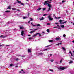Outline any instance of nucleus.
<instances>
[{
  "label": "nucleus",
  "mask_w": 74,
  "mask_h": 74,
  "mask_svg": "<svg viewBox=\"0 0 74 74\" xmlns=\"http://www.w3.org/2000/svg\"><path fill=\"white\" fill-rule=\"evenodd\" d=\"M47 2H49V1H45L44 3V5H45V4H48V6L49 7V8H51V7H52V5H51V4L48 3Z\"/></svg>",
  "instance_id": "f257e3e1"
},
{
  "label": "nucleus",
  "mask_w": 74,
  "mask_h": 74,
  "mask_svg": "<svg viewBox=\"0 0 74 74\" xmlns=\"http://www.w3.org/2000/svg\"><path fill=\"white\" fill-rule=\"evenodd\" d=\"M59 21H60V22L61 24H64V23H66L67 22V21H65L64 22H63L64 21L63 20H60Z\"/></svg>",
  "instance_id": "f03ea898"
},
{
  "label": "nucleus",
  "mask_w": 74,
  "mask_h": 74,
  "mask_svg": "<svg viewBox=\"0 0 74 74\" xmlns=\"http://www.w3.org/2000/svg\"><path fill=\"white\" fill-rule=\"evenodd\" d=\"M48 18L49 19V21H52V20H53V18L51 17V15L48 16Z\"/></svg>",
  "instance_id": "7ed1b4c3"
},
{
  "label": "nucleus",
  "mask_w": 74,
  "mask_h": 74,
  "mask_svg": "<svg viewBox=\"0 0 74 74\" xmlns=\"http://www.w3.org/2000/svg\"><path fill=\"white\" fill-rule=\"evenodd\" d=\"M58 69L59 70H64V69H65V67H59L58 68Z\"/></svg>",
  "instance_id": "20e7f679"
},
{
  "label": "nucleus",
  "mask_w": 74,
  "mask_h": 74,
  "mask_svg": "<svg viewBox=\"0 0 74 74\" xmlns=\"http://www.w3.org/2000/svg\"><path fill=\"white\" fill-rule=\"evenodd\" d=\"M24 34V31H22L21 32V35L22 36H23V34Z\"/></svg>",
  "instance_id": "39448f33"
},
{
  "label": "nucleus",
  "mask_w": 74,
  "mask_h": 74,
  "mask_svg": "<svg viewBox=\"0 0 74 74\" xmlns=\"http://www.w3.org/2000/svg\"><path fill=\"white\" fill-rule=\"evenodd\" d=\"M40 26V27L41 26V25L39 24H38L36 25H34L32 26Z\"/></svg>",
  "instance_id": "423d86ee"
},
{
  "label": "nucleus",
  "mask_w": 74,
  "mask_h": 74,
  "mask_svg": "<svg viewBox=\"0 0 74 74\" xmlns=\"http://www.w3.org/2000/svg\"><path fill=\"white\" fill-rule=\"evenodd\" d=\"M56 39L57 41H58V40H61V38L60 37L59 38H56Z\"/></svg>",
  "instance_id": "0eeeda50"
},
{
  "label": "nucleus",
  "mask_w": 74,
  "mask_h": 74,
  "mask_svg": "<svg viewBox=\"0 0 74 74\" xmlns=\"http://www.w3.org/2000/svg\"><path fill=\"white\" fill-rule=\"evenodd\" d=\"M39 19L40 21H42V20H44V17H42L41 18H40Z\"/></svg>",
  "instance_id": "6e6552de"
},
{
  "label": "nucleus",
  "mask_w": 74,
  "mask_h": 74,
  "mask_svg": "<svg viewBox=\"0 0 74 74\" xmlns=\"http://www.w3.org/2000/svg\"><path fill=\"white\" fill-rule=\"evenodd\" d=\"M39 34V33H36V34H35V35H34L33 36V37H36V36H37V34Z\"/></svg>",
  "instance_id": "1a4fd4ad"
},
{
  "label": "nucleus",
  "mask_w": 74,
  "mask_h": 74,
  "mask_svg": "<svg viewBox=\"0 0 74 74\" xmlns=\"http://www.w3.org/2000/svg\"><path fill=\"white\" fill-rule=\"evenodd\" d=\"M7 9H10V10H11L10 6H9L7 8Z\"/></svg>",
  "instance_id": "9d476101"
},
{
  "label": "nucleus",
  "mask_w": 74,
  "mask_h": 74,
  "mask_svg": "<svg viewBox=\"0 0 74 74\" xmlns=\"http://www.w3.org/2000/svg\"><path fill=\"white\" fill-rule=\"evenodd\" d=\"M60 18H61V17H60L58 18H57L56 17H55V19H60Z\"/></svg>",
  "instance_id": "9b49d317"
},
{
  "label": "nucleus",
  "mask_w": 74,
  "mask_h": 74,
  "mask_svg": "<svg viewBox=\"0 0 74 74\" xmlns=\"http://www.w3.org/2000/svg\"><path fill=\"white\" fill-rule=\"evenodd\" d=\"M62 49H63V51H65L66 49H65L63 47H62Z\"/></svg>",
  "instance_id": "f8f14e48"
},
{
  "label": "nucleus",
  "mask_w": 74,
  "mask_h": 74,
  "mask_svg": "<svg viewBox=\"0 0 74 74\" xmlns=\"http://www.w3.org/2000/svg\"><path fill=\"white\" fill-rule=\"evenodd\" d=\"M28 52H31V50L30 49H28Z\"/></svg>",
  "instance_id": "ddd939ff"
},
{
  "label": "nucleus",
  "mask_w": 74,
  "mask_h": 74,
  "mask_svg": "<svg viewBox=\"0 0 74 74\" xmlns=\"http://www.w3.org/2000/svg\"><path fill=\"white\" fill-rule=\"evenodd\" d=\"M20 29H24V27H20Z\"/></svg>",
  "instance_id": "4468645a"
},
{
  "label": "nucleus",
  "mask_w": 74,
  "mask_h": 74,
  "mask_svg": "<svg viewBox=\"0 0 74 74\" xmlns=\"http://www.w3.org/2000/svg\"><path fill=\"white\" fill-rule=\"evenodd\" d=\"M73 63V61L72 60H70V62H69V63Z\"/></svg>",
  "instance_id": "2eb2a0df"
},
{
  "label": "nucleus",
  "mask_w": 74,
  "mask_h": 74,
  "mask_svg": "<svg viewBox=\"0 0 74 74\" xmlns=\"http://www.w3.org/2000/svg\"><path fill=\"white\" fill-rule=\"evenodd\" d=\"M61 27H62V28H64V25H61Z\"/></svg>",
  "instance_id": "dca6fc26"
},
{
  "label": "nucleus",
  "mask_w": 74,
  "mask_h": 74,
  "mask_svg": "<svg viewBox=\"0 0 74 74\" xmlns=\"http://www.w3.org/2000/svg\"><path fill=\"white\" fill-rule=\"evenodd\" d=\"M40 10H41V8H39L37 9V11H40Z\"/></svg>",
  "instance_id": "f3484780"
},
{
  "label": "nucleus",
  "mask_w": 74,
  "mask_h": 74,
  "mask_svg": "<svg viewBox=\"0 0 74 74\" xmlns=\"http://www.w3.org/2000/svg\"><path fill=\"white\" fill-rule=\"evenodd\" d=\"M5 12H10V11L9 10H6Z\"/></svg>",
  "instance_id": "a211bd4d"
},
{
  "label": "nucleus",
  "mask_w": 74,
  "mask_h": 74,
  "mask_svg": "<svg viewBox=\"0 0 74 74\" xmlns=\"http://www.w3.org/2000/svg\"><path fill=\"white\" fill-rule=\"evenodd\" d=\"M62 44V43H59L56 45H61Z\"/></svg>",
  "instance_id": "6ab92c4d"
},
{
  "label": "nucleus",
  "mask_w": 74,
  "mask_h": 74,
  "mask_svg": "<svg viewBox=\"0 0 74 74\" xmlns=\"http://www.w3.org/2000/svg\"><path fill=\"white\" fill-rule=\"evenodd\" d=\"M16 1H17V2H18V3H21V2L19 1L18 0H17Z\"/></svg>",
  "instance_id": "aec40b11"
},
{
  "label": "nucleus",
  "mask_w": 74,
  "mask_h": 74,
  "mask_svg": "<svg viewBox=\"0 0 74 74\" xmlns=\"http://www.w3.org/2000/svg\"><path fill=\"white\" fill-rule=\"evenodd\" d=\"M49 42H53V40H49Z\"/></svg>",
  "instance_id": "412c9836"
},
{
  "label": "nucleus",
  "mask_w": 74,
  "mask_h": 74,
  "mask_svg": "<svg viewBox=\"0 0 74 74\" xmlns=\"http://www.w3.org/2000/svg\"><path fill=\"white\" fill-rule=\"evenodd\" d=\"M33 32H34V31H31L30 32V33H33Z\"/></svg>",
  "instance_id": "4be33fe9"
},
{
  "label": "nucleus",
  "mask_w": 74,
  "mask_h": 74,
  "mask_svg": "<svg viewBox=\"0 0 74 74\" xmlns=\"http://www.w3.org/2000/svg\"><path fill=\"white\" fill-rule=\"evenodd\" d=\"M21 5H25V4H23V3H22L21 2Z\"/></svg>",
  "instance_id": "5701e85b"
},
{
  "label": "nucleus",
  "mask_w": 74,
  "mask_h": 74,
  "mask_svg": "<svg viewBox=\"0 0 74 74\" xmlns=\"http://www.w3.org/2000/svg\"><path fill=\"white\" fill-rule=\"evenodd\" d=\"M51 8H49L48 10H47V11H50V10L51 9Z\"/></svg>",
  "instance_id": "b1692460"
},
{
  "label": "nucleus",
  "mask_w": 74,
  "mask_h": 74,
  "mask_svg": "<svg viewBox=\"0 0 74 74\" xmlns=\"http://www.w3.org/2000/svg\"><path fill=\"white\" fill-rule=\"evenodd\" d=\"M47 32H48V33H49V30L48 29H47Z\"/></svg>",
  "instance_id": "393cba45"
},
{
  "label": "nucleus",
  "mask_w": 74,
  "mask_h": 74,
  "mask_svg": "<svg viewBox=\"0 0 74 74\" xmlns=\"http://www.w3.org/2000/svg\"><path fill=\"white\" fill-rule=\"evenodd\" d=\"M63 37H66V35L65 34H64L63 35Z\"/></svg>",
  "instance_id": "a878e982"
},
{
  "label": "nucleus",
  "mask_w": 74,
  "mask_h": 74,
  "mask_svg": "<svg viewBox=\"0 0 74 74\" xmlns=\"http://www.w3.org/2000/svg\"><path fill=\"white\" fill-rule=\"evenodd\" d=\"M47 25H51V24L49 23H48L47 24Z\"/></svg>",
  "instance_id": "bb28decb"
},
{
  "label": "nucleus",
  "mask_w": 74,
  "mask_h": 74,
  "mask_svg": "<svg viewBox=\"0 0 74 74\" xmlns=\"http://www.w3.org/2000/svg\"><path fill=\"white\" fill-rule=\"evenodd\" d=\"M15 60L16 61H18V60H19V59H18V58H17L15 59Z\"/></svg>",
  "instance_id": "cd10ccee"
},
{
  "label": "nucleus",
  "mask_w": 74,
  "mask_h": 74,
  "mask_svg": "<svg viewBox=\"0 0 74 74\" xmlns=\"http://www.w3.org/2000/svg\"><path fill=\"white\" fill-rule=\"evenodd\" d=\"M49 70L51 71H53V70H51V69H49Z\"/></svg>",
  "instance_id": "c85d7f7f"
},
{
  "label": "nucleus",
  "mask_w": 74,
  "mask_h": 74,
  "mask_svg": "<svg viewBox=\"0 0 74 74\" xmlns=\"http://www.w3.org/2000/svg\"><path fill=\"white\" fill-rule=\"evenodd\" d=\"M51 62H53L54 61V60H51Z\"/></svg>",
  "instance_id": "c756f323"
},
{
  "label": "nucleus",
  "mask_w": 74,
  "mask_h": 74,
  "mask_svg": "<svg viewBox=\"0 0 74 74\" xmlns=\"http://www.w3.org/2000/svg\"><path fill=\"white\" fill-rule=\"evenodd\" d=\"M43 54H44L43 53H40V55H43Z\"/></svg>",
  "instance_id": "7c9ffc66"
},
{
  "label": "nucleus",
  "mask_w": 74,
  "mask_h": 74,
  "mask_svg": "<svg viewBox=\"0 0 74 74\" xmlns=\"http://www.w3.org/2000/svg\"><path fill=\"white\" fill-rule=\"evenodd\" d=\"M39 34V37H41V34L40 33H39V34Z\"/></svg>",
  "instance_id": "2f4dec72"
},
{
  "label": "nucleus",
  "mask_w": 74,
  "mask_h": 74,
  "mask_svg": "<svg viewBox=\"0 0 74 74\" xmlns=\"http://www.w3.org/2000/svg\"><path fill=\"white\" fill-rule=\"evenodd\" d=\"M26 56L25 55H23L22 56V57H23V58H24V57H25Z\"/></svg>",
  "instance_id": "473e14b6"
},
{
  "label": "nucleus",
  "mask_w": 74,
  "mask_h": 74,
  "mask_svg": "<svg viewBox=\"0 0 74 74\" xmlns=\"http://www.w3.org/2000/svg\"><path fill=\"white\" fill-rule=\"evenodd\" d=\"M49 49V48H48V49H45L44 50V51H46V50H47V49Z\"/></svg>",
  "instance_id": "72a5a7b5"
},
{
  "label": "nucleus",
  "mask_w": 74,
  "mask_h": 74,
  "mask_svg": "<svg viewBox=\"0 0 74 74\" xmlns=\"http://www.w3.org/2000/svg\"><path fill=\"white\" fill-rule=\"evenodd\" d=\"M65 1H62V3H64V2H65Z\"/></svg>",
  "instance_id": "f704fd0d"
},
{
  "label": "nucleus",
  "mask_w": 74,
  "mask_h": 74,
  "mask_svg": "<svg viewBox=\"0 0 74 74\" xmlns=\"http://www.w3.org/2000/svg\"><path fill=\"white\" fill-rule=\"evenodd\" d=\"M26 18H27V17H23V19H26Z\"/></svg>",
  "instance_id": "c9c22d12"
},
{
  "label": "nucleus",
  "mask_w": 74,
  "mask_h": 74,
  "mask_svg": "<svg viewBox=\"0 0 74 74\" xmlns=\"http://www.w3.org/2000/svg\"><path fill=\"white\" fill-rule=\"evenodd\" d=\"M13 64H10V66H11V67H12V66H13Z\"/></svg>",
  "instance_id": "e433bc0d"
},
{
  "label": "nucleus",
  "mask_w": 74,
  "mask_h": 74,
  "mask_svg": "<svg viewBox=\"0 0 74 74\" xmlns=\"http://www.w3.org/2000/svg\"><path fill=\"white\" fill-rule=\"evenodd\" d=\"M38 30L37 29H35L34 30V32L36 30Z\"/></svg>",
  "instance_id": "4c0bfd02"
},
{
  "label": "nucleus",
  "mask_w": 74,
  "mask_h": 74,
  "mask_svg": "<svg viewBox=\"0 0 74 74\" xmlns=\"http://www.w3.org/2000/svg\"><path fill=\"white\" fill-rule=\"evenodd\" d=\"M46 8H43V11H44V10H45Z\"/></svg>",
  "instance_id": "58836bf2"
},
{
  "label": "nucleus",
  "mask_w": 74,
  "mask_h": 74,
  "mask_svg": "<svg viewBox=\"0 0 74 74\" xmlns=\"http://www.w3.org/2000/svg\"><path fill=\"white\" fill-rule=\"evenodd\" d=\"M3 36V35H1V36H0V38H1V37H2Z\"/></svg>",
  "instance_id": "ea45409f"
},
{
  "label": "nucleus",
  "mask_w": 74,
  "mask_h": 74,
  "mask_svg": "<svg viewBox=\"0 0 74 74\" xmlns=\"http://www.w3.org/2000/svg\"><path fill=\"white\" fill-rule=\"evenodd\" d=\"M17 11H20V10L19 9H17L16 10Z\"/></svg>",
  "instance_id": "a19ab883"
},
{
  "label": "nucleus",
  "mask_w": 74,
  "mask_h": 74,
  "mask_svg": "<svg viewBox=\"0 0 74 74\" xmlns=\"http://www.w3.org/2000/svg\"><path fill=\"white\" fill-rule=\"evenodd\" d=\"M69 53H70V54H71V53H71V51H70L69 52Z\"/></svg>",
  "instance_id": "79ce46f5"
},
{
  "label": "nucleus",
  "mask_w": 74,
  "mask_h": 74,
  "mask_svg": "<svg viewBox=\"0 0 74 74\" xmlns=\"http://www.w3.org/2000/svg\"><path fill=\"white\" fill-rule=\"evenodd\" d=\"M62 60H61L60 62V63H62Z\"/></svg>",
  "instance_id": "37998d69"
},
{
  "label": "nucleus",
  "mask_w": 74,
  "mask_h": 74,
  "mask_svg": "<svg viewBox=\"0 0 74 74\" xmlns=\"http://www.w3.org/2000/svg\"><path fill=\"white\" fill-rule=\"evenodd\" d=\"M12 10H16V9L14 8H12Z\"/></svg>",
  "instance_id": "c03bdc74"
},
{
  "label": "nucleus",
  "mask_w": 74,
  "mask_h": 74,
  "mask_svg": "<svg viewBox=\"0 0 74 74\" xmlns=\"http://www.w3.org/2000/svg\"><path fill=\"white\" fill-rule=\"evenodd\" d=\"M32 39V38H29V40H30V39Z\"/></svg>",
  "instance_id": "a18cd8bd"
},
{
  "label": "nucleus",
  "mask_w": 74,
  "mask_h": 74,
  "mask_svg": "<svg viewBox=\"0 0 74 74\" xmlns=\"http://www.w3.org/2000/svg\"><path fill=\"white\" fill-rule=\"evenodd\" d=\"M21 71H23V73H25V72H24V71H23V69H22Z\"/></svg>",
  "instance_id": "49530a36"
},
{
  "label": "nucleus",
  "mask_w": 74,
  "mask_h": 74,
  "mask_svg": "<svg viewBox=\"0 0 74 74\" xmlns=\"http://www.w3.org/2000/svg\"><path fill=\"white\" fill-rule=\"evenodd\" d=\"M30 19H31V21H33V19L32 18H30Z\"/></svg>",
  "instance_id": "de8ad7c7"
},
{
  "label": "nucleus",
  "mask_w": 74,
  "mask_h": 74,
  "mask_svg": "<svg viewBox=\"0 0 74 74\" xmlns=\"http://www.w3.org/2000/svg\"><path fill=\"white\" fill-rule=\"evenodd\" d=\"M10 22H8V23H7V24H9V23H10Z\"/></svg>",
  "instance_id": "09e8293b"
},
{
  "label": "nucleus",
  "mask_w": 74,
  "mask_h": 74,
  "mask_svg": "<svg viewBox=\"0 0 74 74\" xmlns=\"http://www.w3.org/2000/svg\"><path fill=\"white\" fill-rule=\"evenodd\" d=\"M71 56H73V54H72V53L71 54Z\"/></svg>",
  "instance_id": "8fccbe9b"
},
{
  "label": "nucleus",
  "mask_w": 74,
  "mask_h": 74,
  "mask_svg": "<svg viewBox=\"0 0 74 74\" xmlns=\"http://www.w3.org/2000/svg\"><path fill=\"white\" fill-rule=\"evenodd\" d=\"M47 15L46 14H45L43 15V16H45V15Z\"/></svg>",
  "instance_id": "3c124183"
},
{
  "label": "nucleus",
  "mask_w": 74,
  "mask_h": 74,
  "mask_svg": "<svg viewBox=\"0 0 74 74\" xmlns=\"http://www.w3.org/2000/svg\"><path fill=\"white\" fill-rule=\"evenodd\" d=\"M72 42H73V43H74V40L72 41Z\"/></svg>",
  "instance_id": "603ef678"
},
{
  "label": "nucleus",
  "mask_w": 74,
  "mask_h": 74,
  "mask_svg": "<svg viewBox=\"0 0 74 74\" xmlns=\"http://www.w3.org/2000/svg\"><path fill=\"white\" fill-rule=\"evenodd\" d=\"M49 45L46 46L45 47H49Z\"/></svg>",
  "instance_id": "864d4df0"
},
{
  "label": "nucleus",
  "mask_w": 74,
  "mask_h": 74,
  "mask_svg": "<svg viewBox=\"0 0 74 74\" xmlns=\"http://www.w3.org/2000/svg\"><path fill=\"white\" fill-rule=\"evenodd\" d=\"M52 1V0H50V1Z\"/></svg>",
  "instance_id": "5fc2aeb1"
},
{
  "label": "nucleus",
  "mask_w": 74,
  "mask_h": 74,
  "mask_svg": "<svg viewBox=\"0 0 74 74\" xmlns=\"http://www.w3.org/2000/svg\"><path fill=\"white\" fill-rule=\"evenodd\" d=\"M55 24H58V23H55Z\"/></svg>",
  "instance_id": "6e6d98bb"
},
{
  "label": "nucleus",
  "mask_w": 74,
  "mask_h": 74,
  "mask_svg": "<svg viewBox=\"0 0 74 74\" xmlns=\"http://www.w3.org/2000/svg\"><path fill=\"white\" fill-rule=\"evenodd\" d=\"M30 21H29L28 22V23H30Z\"/></svg>",
  "instance_id": "4d7b16f0"
},
{
  "label": "nucleus",
  "mask_w": 74,
  "mask_h": 74,
  "mask_svg": "<svg viewBox=\"0 0 74 74\" xmlns=\"http://www.w3.org/2000/svg\"><path fill=\"white\" fill-rule=\"evenodd\" d=\"M2 46V45H0V47H1Z\"/></svg>",
  "instance_id": "13d9d810"
},
{
  "label": "nucleus",
  "mask_w": 74,
  "mask_h": 74,
  "mask_svg": "<svg viewBox=\"0 0 74 74\" xmlns=\"http://www.w3.org/2000/svg\"><path fill=\"white\" fill-rule=\"evenodd\" d=\"M53 16H55V17H56L55 16V14H53Z\"/></svg>",
  "instance_id": "bf43d9fd"
},
{
  "label": "nucleus",
  "mask_w": 74,
  "mask_h": 74,
  "mask_svg": "<svg viewBox=\"0 0 74 74\" xmlns=\"http://www.w3.org/2000/svg\"><path fill=\"white\" fill-rule=\"evenodd\" d=\"M19 73H22V72H21V71H20Z\"/></svg>",
  "instance_id": "052dcab7"
},
{
  "label": "nucleus",
  "mask_w": 74,
  "mask_h": 74,
  "mask_svg": "<svg viewBox=\"0 0 74 74\" xmlns=\"http://www.w3.org/2000/svg\"><path fill=\"white\" fill-rule=\"evenodd\" d=\"M56 27H54V28H56Z\"/></svg>",
  "instance_id": "680f3d73"
},
{
  "label": "nucleus",
  "mask_w": 74,
  "mask_h": 74,
  "mask_svg": "<svg viewBox=\"0 0 74 74\" xmlns=\"http://www.w3.org/2000/svg\"><path fill=\"white\" fill-rule=\"evenodd\" d=\"M31 24L32 25H33V23H31Z\"/></svg>",
  "instance_id": "e2e57ef3"
},
{
  "label": "nucleus",
  "mask_w": 74,
  "mask_h": 74,
  "mask_svg": "<svg viewBox=\"0 0 74 74\" xmlns=\"http://www.w3.org/2000/svg\"><path fill=\"white\" fill-rule=\"evenodd\" d=\"M28 36H30V35H28Z\"/></svg>",
  "instance_id": "0e129e2a"
},
{
  "label": "nucleus",
  "mask_w": 74,
  "mask_h": 74,
  "mask_svg": "<svg viewBox=\"0 0 74 74\" xmlns=\"http://www.w3.org/2000/svg\"><path fill=\"white\" fill-rule=\"evenodd\" d=\"M48 3H51V2H49V3H48V4H49Z\"/></svg>",
  "instance_id": "69168bd1"
},
{
  "label": "nucleus",
  "mask_w": 74,
  "mask_h": 74,
  "mask_svg": "<svg viewBox=\"0 0 74 74\" xmlns=\"http://www.w3.org/2000/svg\"><path fill=\"white\" fill-rule=\"evenodd\" d=\"M57 26H59V25H57Z\"/></svg>",
  "instance_id": "338daca9"
},
{
  "label": "nucleus",
  "mask_w": 74,
  "mask_h": 74,
  "mask_svg": "<svg viewBox=\"0 0 74 74\" xmlns=\"http://www.w3.org/2000/svg\"><path fill=\"white\" fill-rule=\"evenodd\" d=\"M14 4H16V3L15 2V3H14Z\"/></svg>",
  "instance_id": "774afa93"
}]
</instances>
